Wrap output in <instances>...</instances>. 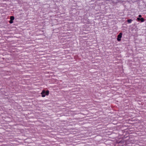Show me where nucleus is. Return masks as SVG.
I'll return each instance as SVG.
<instances>
[{
	"label": "nucleus",
	"mask_w": 146,
	"mask_h": 146,
	"mask_svg": "<svg viewBox=\"0 0 146 146\" xmlns=\"http://www.w3.org/2000/svg\"><path fill=\"white\" fill-rule=\"evenodd\" d=\"M140 21L141 22H143L144 21V19L143 18H141Z\"/></svg>",
	"instance_id": "obj_6"
},
{
	"label": "nucleus",
	"mask_w": 146,
	"mask_h": 146,
	"mask_svg": "<svg viewBox=\"0 0 146 146\" xmlns=\"http://www.w3.org/2000/svg\"><path fill=\"white\" fill-rule=\"evenodd\" d=\"M132 20L131 19H128L127 22L128 23H131L132 21Z\"/></svg>",
	"instance_id": "obj_3"
},
{
	"label": "nucleus",
	"mask_w": 146,
	"mask_h": 146,
	"mask_svg": "<svg viewBox=\"0 0 146 146\" xmlns=\"http://www.w3.org/2000/svg\"><path fill=\"white\" fill-rule=\"evenodd\" d=\"M122 33H120L119 35L117 36V40L118 41H120L121 40V38L122 37Z\"/></svg>",
	"instance_id": "obj_1"
},
{
	"label": "nucleus",
	"mask_w": 146,
	"mask_h": 146,
	"mask_svg": "<svg viewBox=\"0 0 146 146\" xmlns=\"http://www.w3.org/2000/svg\"><path fill=\"white\" fill-rule=\"evenodd\" d=\"M9 22L10 23L12 24L13 23V20H10L9 21Z\"/></svg>",
	"instance_id": "obj_7"
},
{
	"label": "nucleus",
	"mask_w": 146,
	"mask_h": 146,
	"mask_svg": "<svg viewBox=\"0 0 146 146\" xmlns=\"http://www.w3.org/2000/svg\"><path fill=\"white\" fill-rule=\"evenodd\" d=\"M49 91L47 90L46 91V92H45L46 95L47 96H48L49 94Z\"/></svg>",
	"instance_id": "obj_5"
},
{
	"label": "nucleus",
	"mask_w": 146,
	"mask_h": 146,
	"mask_svg": "<svg viewBox=\"0 0 146 146\" xmlns=\"http://www.w3.org/2000/svg\"><path fill=\"white\" fill-rule=\"evenodd\" d=\"M10 19L11 20L13 21L14 19L15 18L13 16H11L10 17Z\"/></svg>",
	"instance_id": "obj_4"
},
{
	"label": "nucleus",
	"mask_w": 146,
	"mask_h": 146,
	"mask_svg": "<svg viewBox=\"0 0 146 146\" xmlns=\"http://www.w3.org/2000/svg\"><path fill=\"white\" fill-rule=\"evenodd\" d=\"M140 19H141V18H137V20L138 21H140Z\"/></svg>",
	"instance_id": "obj_8"
},
{
	"label": "nucleus",
	"mask_w": 146,
	"mask_h": 146,
	"mask_svg": "<svg viewBox=\"0 0 146 146\" xmlns=\"http://www.w3.org/2000/svg\"><path fill=\"white\" fill-rule=\"evenodd\" d=\"M139 17H141V15H139Z\"/></svg>",
	"instance_id": "obj_9"
},
{
	"label": "nucleus",
	"mask_w": 146,
	"mask_h": 146,
	"mask_svg": "<svg viewBox=\"0 0 146 146\" xmlns=\"http://www.w3.org/2000/svg\"><path fill=\"white\" fill-rule=\"evenodd\" d=\"M45 93V91L44 90H43L42 92L41 93V94L42 95V97H44L45 96V95L44 94Z\"/></svg>",
	"instance_id": "obj_2"
}]
</instances>
